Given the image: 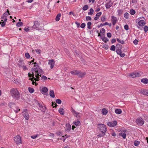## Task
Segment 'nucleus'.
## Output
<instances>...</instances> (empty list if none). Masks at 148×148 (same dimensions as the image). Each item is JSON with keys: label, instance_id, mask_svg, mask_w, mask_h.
<instances>
[{"label": "nucleus", "instance_id": "nucleus-17", "mask_svg": "<svg viewBox=\"0 0 148 148\" xmlns=\"http://www.w3.org/2000/svg\"><path fill=\"white\" fill-rule=\"evenodd\" d=\"M23 115L24 117L26 119L28 120L29 119V115L27 112H25L23 113Z\"/></svg>", "mask_w": 148, "mask_h": 148}, {"label": "nucleus", "instance_id": "nucleus-43", "mask_svg": "<svg viewBox=\"0 0 148 148\" xmlns=\"http://www.w3.org/2000/svg\"><path fill=\"white\" fill-rule=\"evenodd\" d=\"M33 64H34L35 65L34 66V67H35V68H37V69H38V68L39 67V66L38 65V64L36 62H34V63H33Z\"/></svg>", "mask_w": 148, "mask_h": 148}, {"label": "nucleus", "instance_id": "nucleus-52", "mask_svg": "<svg viewBox=\"0 0 148 148\" xmlns=\"http://www.w3.org/2000/svg\"><path fill=\"white\" fill-rule=\"evenodd\" d=\"M86 20L87 21H91V18L90 16H87L86 17Z\"/></svg>", "mask_w": 148, "mask_h": 148}, {"label": "nucleus", "instance_id": "nucleus-55", "mask_svg": "<svg viewBox=\"0 0 148 148\" xmlns=\"http://www.w3.org/2000/svg\"><path fill=\"white\" fill-rule=\"evenodd\" d=\"M38 136V134H37L36 135H34L31 136V137L33 139H35Z\"/></svg>", "mask_w": 148, "mask_h": 148}, {"label": "nucleus", "instance_id": "nucleus-14", "mask_svg": "<svg viewBox=\"0 0 148 148\" xmlns=\"http://www.w3.org/2000/svg\"><path fill=\"white\" fill-rule=\"evenodd\" d=\"M71 129V125L69 123H67L66 125L65 130L68 132H69Z\"/></svg>", "mask_w": 148, "mask_h": 148}, {"label": "nucleus", "instance_id": "nucleus-62", "mask_svg": "<svg viewBox=\"0 0 148 148\" xmlns=\"http://www.w3.org/2000/svg\"><path fill=\"white\" fill-rule=\"evenodd\" d=\"M117 12L118 13V14L120 15L122 13V10H119L117 11Z\"/></svg>", "mask_w": 148, "mask_h": 148}, {"label": "nucleus", "instance_id": "nucleus-3", "mask_svg": "<svg viewBox=\"0 0 148 148\" xmlns=\"http://www.w3.org/2000/svg\"><path fill=\"white\" fill-rule=\"evenodd\" d=\"M14 142L17 145L21 144L22 140L21 138L19 135H17L14 138Z\"/></svg>", "mask_w": 148, "mask_h": 148}, {"label": "nucleus", "instance_id": "nucleus-45", "mask_svg": "<svg viewBox=\"0 0 148 148\" xmlns=\"http://www.w3.org/2000/svg\"><path fill=\"white\" fill-rule=\"evenodd\" d=\"M115 49V47L114 45H112L110 48V50L111 51H114Z\"/></svg>", "mask_w": 148, "mask_h": 148}, {"label": "nucleus", "instance_id": "nucleus-15", "mask_svg": "<svg viewBox=\"0 0 148 148\" xmlns=\"http://www.w3.org/2000/svg\"><path fill=\"white\" fill-rule=\"evenodd\" d=\"M86 74L85 72H81L79 71L78 76L82 78L84 77Z\"/></svg>", "mask_w": 148, "mask_h": 148}, {"label": "nucleus", "instance_id": "nucleus-61", "mask_svg": "<svg viewBox=\"0 0 148 148\" xmlns=\"http://www.w3.org/2000/svg\"><path fill=\"white\" fill-rule=\"evenodd\" d=\"M35 51L38 54H39L41 52L40 50L38 49H37L35 50Z\"/></svg>", "mask_w": 148, "mask_h": 148}, {"label": "nucleus", "instance_id": "nucleus-12", "mask_svg": "<svg viewBox=\"0 0 148 148\" xmlns=\"http://www.w3.org/2000/svg\"><path fill=\"white\" fill-rule=\"evenodd\" d=\"M107 125L110 127L115 126L117 124V122L116 121H114L112 122H109L107 123Z\"/></svg>", "mask_w": 148, "mask_h": 148}, {"label": "nucleus", "instance_id": "nucleus-59", "mask_svg": "<svg viewBox=\"0 0 148 148\" xmlns=\"http://www.w3.org/2000/svg\"><path fill=\"white\" fill-rule=\"evenodd\" d=\"M10 14V13H8L7 14V12H5L3 14V15L4 16H5L6 17L7 16H8V15Z\"/></svg>", "mask_w": 148, "mask_h": 148}, {"label": "nucleus", "instance_id": "nucleus-5", "mask_svg": "<svg viewBox=\"0 0 148 148\" xmlns=\"http://www.w3.org/2000/svg\"><path fill=\"white\" fill-rule=\"evenodd\" d=\"M43 74V71L42 70L40 69L39 70H38V72L36 73H34L35 77H36L35 79L36 80L39 81L40 79L39 76L41 77V75Z\"/></svg>", "mask_w": 148, "mask_h": 148}, {"label": "nucleus", "instance_id": "nucleus-47", "mask_svg": "<svg viewBox=\"0 0 148 148\" xmlns=\"http://www.w3.org/2000/svg\"><path fill=\"white\" fill-rule=\"evenodd\" d=\"M119 55L120 56L122 57H124L125 55V53H122L121 51L119 53Z\"/></svg>", "mask_w": 148, "mask_h": 148}, {"label": "nucleus", "instance_id": "nucleus-57", "mask_svg": "<svg viewBox=\"0 0 148 148\" xmlns=\"http://www.w3.org/2000/svg\"><path fill=\"white\" fill-rule=\"evenodd\" d=\"M47 79V77L45 75H43L41 77V79L45 80Z\"/></svg>", "mask_w": 148, "mask_h": 148}, {"label": "nucleus", "instance_id": "nucleus-16", "mask_svg": "<svg viewBox=\"0 0 148 148\" xmlns=\"http://www.w3.org/2000/svg\"><path fill=\"white\" fill-rule=\"evenodd\" d=\"M141 93L144 95L148 96V90H141Z\"/></svg>", "mask_w": 148, "mask_h": 148}, {"label": "nucleus", "instance_id": "nucleus-24", "mask_svg": "<svg viewBox=\"0 0 148 148\" xmlns=\"http://www.w3.org/2000/svg\"><path fill=\"white\" fill-rule=\"evenodd\" d=\"M115 112L116 114H119L121 113L122 111L120 109H116Z\"/></svg>", "mask_w": 148, "mask_h": 148}, {"label": "nucleus", "instance_id": "nucleus-32", "mask_svg": "<svg viewBox=\"0 0 148 148\" xmlns=\"http://www.w3.org/2000/svg\"><path fill=\"white\" fill-rule=\"evenodd\" d=\"M31 70L32 71L35 72V73H36L38 72V69H37V68L34 67Z\"/></svg>", "mask_w": 148, "mask_h": 148}, {"label": "nucleus", "instance_id": "nucleus-33", "mask_svg": "<svg viewBox=\"0 0 148 148\" xmlns=\"http://www.w3.org/2000/svg\"><path fill=\"white\" fill-rule=\"evenodd\" d=\"M105 133H102V134H100L97 135V136L98 138H100L101 137H102L104 136L105 135Z\"/></svg>", "mask_w": 148, "mask_h": 148}, {"label": "nucleus", "instance_id": "nucleus-46", "mask_svg": "<svg viewBox=\"0 0 148 148\" xmlns=\"http://www.w3.org/2000/svg\"><path fill=\"white\" fill-rule=\"evenodd\" d=\"M80 122L79 121H78L77 122H75V125L76 126H79L80 125Z\"/></svg>", "mask_w": 148, "mask_h": 148}, {"label": "nucleus", "instance_id": "nucleus-49", "mask_svg": "<svg viewBox=\"0 0 148 148\" xmlns=\"http://www.w3.org/2000/svg\"><path fill=\"white\" fill-rule=\"evenodd\" d=\"M32 77V78H29V80H30L31 81H34V80H35V81H37V80H36L35 79H36V77L35 78V77L33 75V77Z\"/></svg>", "mask_w": 148, "mask_h": 148}, {"label": "nucleus", "instance_id": "nucleus-30", "mask_svg": "<svg viewBox=\"0 0 148 148\" xmlns=\"http://www.w3.org/2000/svg\"><path fill=\"white\" fill-rule=\"evenodd\" d=\"M94 12V10L92 8L90 9V12H88V14L89 15H92Z\"/></svg>", "mask_w": 148, "mask_h": 148}, {"label": "nucleus", "instance_id": "nucleus-4", "mask_svg": "<svg viewBox=\"0 0 148 148\" xmlns=\"http://www.w3.org/2000/svg\"><path fill=\"white\" fill-rule=\"evenodd\" d=\"M97 125L98 128L102 133H105L106 132L107 128L106 125L101 124H99Z\"/></svg>", "mask_w": 148, "mask_h": 148}, {"label": "nucleus", "instance_id": "nucleus-22", "mask_svg": "<svg viewBox=\"0 0 148 148\" xmlns=\"http://www.w3.org/2000/svg\"><path fill=\"white\" fill-rule=\"evenodd\" d=\"M64 110L62 108H60L59 110V112L62 115H63L64 114Z\"/></svg>", "mask_w": 148, "mask_h": 148}, {"label": "nucleus", "instance_id": "nucleus-51", "mask_svg": "<svg viewBox=\"0 0 148 148\" xmlns=\"http://www.w3.org/2000/svg\"><path fill=\"white\" fill-rule=\"evenodd\" d=\"M25 56L27 58H29L30 57L29 54L28 53H26L25 54Z\"/></svg>", "mask_w": 148, "mask_h": 148}, {"label": "nucleus", "instance_id": "nucleus-39", "mask_svg": "<svg viewBox=\"0 0 148 148\" xmlns=\"http://www.w3.org/2000/svg\"><path fill=\"white\" fill-rule=\"evenodd\" d=\"M28 90L29 92L31 93H32L34 91V89L30 87L28 88Z\"/></svg>", "mask_w": 148, "mask_h": 148}, {"label": "nucleus", "instance_id": "nucleus-1", "mask_svg": "<svg viewBox=\"0 0 148 148\" xmlns=\"http://www.w3.org/2000/svg\"><path fill=\"white\" fill-rule=\"evenodd\" d=\"M141 17L137 19L136 22V26L138 29L142 30L143 27L145 25L146 23L144 20H141Z\"/></svg>", "mask_w": 148, "mask_h": 148}, {"label": "nucleus", "instance_id": "nucleus-13", "mask_svg": "<svg viewBox=\"0 0 148 148\" xmlns=\"http://www.w3.org/2000/svg\"><path fill=\"white\" fill-rule=\"evenodd\" d=\"M111 21L112 22V24L113 25H114L116 22L117 20V18L114 16H111Z\"/></svg>", "mask_w": 148, "mask_h": 148}, {"label": "nucleus", "instance_id": "nucleus-19", "mask_svg": "<svg viewBox=\"0 0 148 148\" xmlns=\"http://www.w3.org/2000/svg\"><path fill=\"white\" fill-rule=\"evenodd\" d=\"M48 91V89L46 87H44L42 88V93L44 94L46 93Z\"/></svg>", "mask_w": 148, "mask_h": 148}, {"label": "nucleus", "instance_id": "nucleus-9", "mask_svg": "<svg viewBox=\"0 0 148 148\" xmlns=\"http://www.w3.org/2000/svg\"><path fill=\"white\" fill-rule=\"evenodd\" d=\"M34 25L32 27L33 29H38L40 26V24L38 21H36L34 22Z\"/></svg>", "mask_w": 148, "mask_h": 148}, {"label": "nucleus", "instance_id": "nucleus-38", "mask_svg": "<svg viewBox=\"0 0 148 148\" xmlns=\"http://www.w3.org/2000/svg\"><path fill=\"white\" fill-rule=\"evenodd\" d=\"M129 14L127 12H125L124 14V17L126 19H128L129 18Z\"/></svg>", "mask_w": 148, "mask_h": 148}, {"label": "nucleus", "instance_id": "nucleus-10", "mask_svg": "<svg viewBox=\"0 0 148 148\" xmlns=\"http://www.w3.org/2000/svg\"><path fill=\"white\" fill-rule=\"evenodd\" d=\"M37 104L38 105L40 110L43 112H45L46 108L44 106H42L40 104L38 101H37Z\"/></svg>", "mask_w": 148, "mask_h": 148}, {"label": "nucleus", "instance_id": "nucleus-11", "mask_svg": "<svg viewBox=\"0 0 148 148\" xmlns=\"http://www.w3.org/2000/svg\"><path fill=\"white\" fill-rule=\"evenodd\" d=\"M48 64L50 65V68H53L55 64V61L53 59L49 60Z\"/></svg>", "mask_w": 148, "mask_h": 148}, {"label": "nucleus", "instance_id": "nucleus-54", "mask_svg": "<svg viewBox=\"0 0 148 148\" xmlns=\"http://www.w3.org/2000/svg\"><path fill=\"white\" fill-rule=\"evenodd\" d=\"M124 29L126 30H127L129 29V27L127 25H126L124 26Z\"/></svg>", "mask_w": 148, "mask_h": 148}, {"label": "nucleus", "instance_id": "nucleus-48", "mask_svg": "<svg viewBox=\"0 0 148 148\" xmlns=\"http://www.w3.org/2000/svg\"><path fill=\"white\" fill-rule=\"evenodd\" d=\"M102 47L105 49H107L108 48V45L105 44L104 45H103Z\"/></svg>", "mask_w": 148, "mask_h": 148}, {"label": "nucleus", "instance_id": "nucleus-6", "mask_svg": "<svg viewBox=\"0 0 148 148\" xmlns=\"http://www.w3.org/2000/svg\"><path fill=\"white\" fill-rule=\"evenodd\" d=\"M142 74V73L141 72H134L132 73L130 75V76L132 78H134L137 77H140Z\"/></svg>", "mask_w": 148, "mask_h": 148}, {"label": "nucleus", "instance_id": "nucleus-20", "mask_svg": "<svg viewBox=\"0 0 148 148\" xmlns=\"http://www.w3.org/2000/svg\"><path fill=\"white\" fill-rule=\"evenodd\" d=\"M108 112L107 110L105 108L102 109V113L103 115H105L106 114L108 113Z\"/></svg>", "mask_w": 148, "mask_h": 148}, {"label": "nucleus", "instance_id": "nucleus-2", "mask_svg": "<svg viewBox=\"0 0 148 148\" xmlns=\"http://www.w3.org/2000/svg\"><path fill=\"white\" fill-rule=\"evenodd\" d=\"M10 93L12 97L14 99H18L20 97V95L17 90L16 88L12 89Z\"/></svg>", "mask_w": 148, "mask_h": 148}, {"label": "nucleus", "instance_id": "nucleus-25", "mask_svg": "<svg viewBox=\"0 0 148 148\" xmlns=\"http://www.w3.org/2000/svg\"><path fill=\"white\" fill-rule=\"evenodd\" d=\"M49 95L52 98H54L55 97V95L54 91L53 90H50L49 92Z\"/></svg>", "mask_w": 148, "mask_h": 148}, {"label": "nucleus", "instance_id": "nucleus-7", "mask_svg": "<svg viewBox=\"0 0 148 148\" xmlns=\"http://www.w3.org/2000/svg\"><path fill=\"white\" fill-rule=\"evenodd\" d=\"M122 45L120 44H118L116 46V51L117 54L119 55V53L121 52Z\"/></svg>", "mask_w": 148, "mask_h": 148}, {"label": "nucleus", "instance_id": "nucleus-8", "mask_svg": "<svg viewBox=\"0 0 148 148\" xmlns=\"http://www.w3.org/2000/svg\"><path fill=\"white\" fill-rule=\"evenodd\" d=\"M136 122L138 125L142 126L144 123V121L143 119L141 118H138L136 121Z\"/></svg>", "mask_w": 148, "mask_h": 148}, {"label": "nucleus", "instance_id": "nucleus-40", "mask_svg": "<svg viewBox=\"0 0 148 148\" xmlns=\"http://www.w3.org/2000/svg\"><path fill=\"white\" fill-rule=\"evenodd\" d=\"M130 14L131 15H134L135 14V11L134 10L132 9L130 10Z\"/></svg>", "mask_w": 148, "mask_h": 148}, {"label": "nucleus", "instance_id": "nucleus-34", "mask_svg": "<svg viewBox=\"0 0 148 148\" xmlns=\"http://www.w3.org/2000/svg\"><path fill=\"white\" fill-rule=\"evenodd\" d=\"M88 5H84L82 9L83 10L85 11L88 9Z\"/></svg>", "mask_w": 148, "mask_h": 148}, {"label": "nucleus", "instance_id": "nucleus-28", "mask_svg": "<svg viewBox=\"0 0 148 148\" xmlns=\"http://www.w3.org/2000/svg\"><path fill=\"white\" fill-rule=\"evenodd\" d=\"M92 23L90 22H88L87 23V27L89 29H91L92 27H91V25Z\"/></svg>", "mask_w": 148, "mask_h": 148}, {"label": "nucleus", "instance_id": "nucleus-53", "mask_svg": "<svg viewBox=\"0 0 148 148\" xmlns=\"http://www.w3.org/2000/svg\"><path fill=\"white\" fill-rule=\"evenodd\" d=\"M52 106H53V107H56L57 105L56 103H55V102H52Z\"/></svg>", "mask_w": 148, "mask_h": 148}, {"label": "nucleus", "instance_id": "nucleus-29", "mask_svg": "<svg viewBox=\"0 0 148 148\" xmlns=\"http://www.w3.org/2000/svg\"><path fill=\"white\" fill-rule=\"evenodd\" d=\"M23 25V23L22 22H18L16 25L18 27H20V26Z\"/></svg>", "mask_w": 148, "mask_h": 148}, {"label": "nucleus", "instance_id": "nucleus-60", "mask_svg": "<svg viewBox=\"0 0 148 148\" xmlns=\"http://www.w3.org/2000/svg\"><path fill=\"white\" fill-rule=\"evenodd\" d=\"M105 29L104 28H102L100 30V32L101 33H103L105 32Z\"/></svg>", "mask_w": 148, "mask_h": 148}, {"label": "nucleus", "instance_id": "nucleus-23", "mask_svg": "<svg viewBox=\"0 0 148 148\" xmlns=\"http://www.w3.org/2000/svg\"><path fill=\"white\" fill-rule=\"evenodd\" d=\"M79 71L77 70L72 71L71 72V74L73 75H78Z\"/></svg>", "mask_w": 148, "mask_h": 148}, {"label": "nucleus", "instance_id": "nucleus-18", "mask_svg": "<svg viewBox=\"0 0 148 148\" xmlns=\"http://www.w3.org/2000/svg\"><path fill=\"white\" fill-rule=\"evenodd\" d=\"M73 114L75 115V116L77 118L80 117V114L79 113L73 110Z\"/></svg>", "mask_w": 148, "mask_h": 148}, {"label": "nucleus", "instance_id": "nucleus-36", "mask_svg": "<svg viewBox=\"0 0 148 148\" xmlns=\"http://www.w3.org/2000/svg\"><path fill=\"white\" fill-rule=\"evenodd\" d=\"M140 142L136 140L134 141V144L135 146H137L140 144Z\"/></svg>", "mask_w": 148, "mask_h": 148}, {"label": "nucleus", "instance_id": "nucleus-35", "mask_svg": "<svg viewBox=\"0 0 148 148\" xmlns=\"http://www.w3.org/2000/svg\"><path fill=\"white\" fill-rule=\"evenodd\" d=\"M1 18L2 19V20H3V21L5 22H6L7 20V18L3 15L1 17Z\"/></svg>", "mask_w": 148, "mask_h": 148}, {"label": "nucleus", "instance_id": "nucleus-50", "mask_svg": "<svg viewBox=\"0 0 148 148\" xmlns=\"http://www.w3.org/2000/svg\"><path fill=\"white\" fill-rule=\"evenodd\" d=\"M56 102L59 104H60L62 103L60 99H57L56 101Z\"/></svg>", "mask_w": 148, "mask_h": 148}, {"label": "nucleus", "instance_id": "nucleus-44", "mask_svg": "<svg viewBox=\"0 0 148 148\" xmlns=\"http://www.w3.org/2000/svg\"><path fill=\"white\" fill-rule=\"evenodd\" d=\"M34 75H34L33 72H32V73H28V77H32L33 75L34 76Z\"/></svg>", "mask_w": 148, "mask_h": 148}, {"label": "nucleus", "instance_id": "nucleus-31", "mask_svg": "<svg viewBox=\"0 0 148 148\" xmlns=\"http://www.w3.org/2000/svg\"><path fill=\"white\" fill-rule=\"evenodd\" d=\"M119 135L122 136L123 138H125L126 136V135L125 133H120L119 134Z\"/></svg>", "mask_w": 148, "mask_h": 148}, {"label": "nucleus", "instance_id": "nucleus-41", "mask_svg": "<svg viewBox=\"0 0 148 148\" xmlns=\"http://www.w3.org/2000/svg\"><path fill=\"white\" fill-rule=\"evenodd\" d=\"M143 29L145 33L148 31V27L147 26H145L143 28Z\"/></svg>", "mask_w": 148, "mask_h": 148}, {"label": "nucleus", "instance_id": "nucleus-26", "mask_svg": "<svg viewBox=\"0 0 148 148\" xmlns=\"http://www.w3.org/2000/svg\"><path fill=\"white\" fill-rule=\"evenodd\" d=\"M61 16V14L60 13L58 14L56 18V20L57 21H58L60 19V17Z\"/></svg>", "mask_w": 148, "mask_h": 148}, {"label": "nucleus", "instance_id": "nucleus-56", "mask_svg": "<svg viewBox=\"0 0 148 148\" xmlns=\"http://www.w3.org/2000/svg\"><path fill=\"white\" fill-rule=\"evenodd\" d=\"M101 12H99L96 14V16L98 17V18H99V17L101 15Z\"/></svg>", "mask_w": 148, "mask_h": 148}, {"label": "nucleus", "instance_id": "nucleus-58", "mask_svg": "<svg viewBox=\"0 0 148 148\" xmlns=\"http://www.w3.org/2000/svg\"><path fill=\"white\" fill-rule=\"evenodd\" d=\"M85 25H86L84 23H83L81 24L80 27L82 28H83L85 27Z\"/></svg>", "mask_w": 148, "mask_h": 148}, {"label": "nucleus", "instance_id": "nucleus-63", "mask_svg": "<svg viewBox=\"0 0 148 148\" xmlns=\"http://www.w3.org/2000/svg\"><path fill=\"white\" fill-rule=\"evenodd\" d=\"M107 36L109 38H110L112 36V35L110 33H108L107 34Z\"/></svg>", "mask_w": 148, "mask_h": 148}, {"label": "nucleus", "instance_id": "nucleus-37", "mask_svg": "<svg viewBox=\"0 0 148 148\" xmlns=\"http://www.w3.org/2000/svg\"><path fill=\"white\" fill-rule=\"evenodd\" d=\"M117 41L119 43H121L122 44H123L124 43V42L123 40H121L119 38H117Z\"/></svg>", "mask_w": 148, "mask_h": 148}, {"label": "nucleus", "instance_id": "nucleus-27", "mask_svg": "<svg viewBox=\"0 0 148 148\" xmlns=\"http://www.w3.org/2000/svg\"><path fill=\"white\" fill-rule=\"evenodd\" d=\"M105 5L107 9L109 8L112 6V4L111 3H108L106 4Z\"/></svg>", "mask_w": 148, "mask_h": 148}, {"label": "nucleus", "instance_id": "nucleus-21", "mask_svg": "<svg viewBox=\"0 0 148 148\" xmlns=\"http://www.w3.org/2000/svg\"><path fill=\"white\" fill-rule=\"evenodd\" d=\"M141 82L144 84L148 83V79L147 78H143L141 80Z\"/></svg>", "mask_w": 148, "mask_h": 148}, {"label": "nucleus", "instance_id": "nucleus-42", "mask_svg": "<svg viewBox=\"0 0 148 148\" xmlns=\"http://www.w3.org/2000/svg\"><path fill=\"white\" fill-rule=\"evenodd\" d=\"M5 22L3 20H1V25L2 27H3L5 25Z\"/></svg>", "mask_w": 148, "mask_h": 148}, {"label": "nucleus", "instance_id": "nucleus-64", "mask_svg": "<svg viewBox=\"0 0 148 148\" xmlns=\"http://www.w3.org/2000/svg\"><path fill=\"white\" fill-rule=\"evenodd\" d=\"M105 19V16H102L101 18V21H104Z\"/></svg>", "mask_w": 148, "mask_h": 148}]
</instances>
